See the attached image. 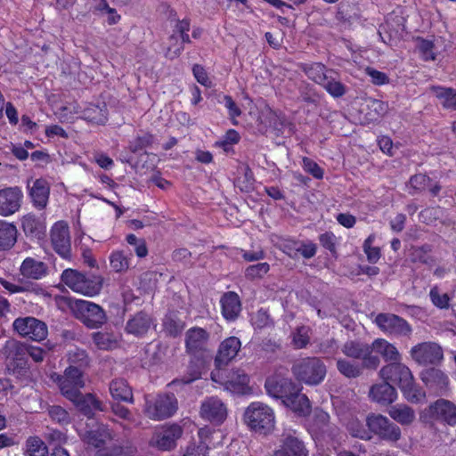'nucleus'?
Listing matches in <instances>:
<instances>
[{"label": "nucleus", "instance_id": "obj_1", "mask_svg": "<svg viewBox=\"0 0 456 456\" xmlns=\"http://www.w3.org/2000/svg\"><path fill=\"white\" fill-rule=\"evenodd\" d=\"M292 372L297 380L315 386L324 379L327 368L321 358L305 357L293 364Z\"/></svg>", "mask_w": 456, "mask_h": 456}, {"label": "nucleus", "instance_id": "obj_2", "mask_svg": "<svg viewBox=\"0 0 456 456\" xmlns=\"http://www.w3.org/2000/svg\"><path fill=\"white\" fill-rule=\"evenodd\" d=\"M143 411L147 417L154 420H162L175 414L177 410V400L174 394H159L156 396L146 395Z\"/></svg>", "mask_w": 456, "mask_h": 456}, {"label": "nucleus", "instance_id": "obj_3", "mask_svg": "<svg viewBox=\"0 0 456 456\" xmlns=\"http://www.w3.org/2000/svg\"><path fill=\"white\" fill-rule=\"evenodd\" d=\"M244 420L251 430L266 434L274 427V413L266 404L255 402L246 409Z\"/></svg>", "mask_w": 456, "mask_h": 456}, {"label": "nucleus", "instance_id": "obj_4", "mask_svg": "<svg viewBox=\"0 0 456 456\" xmlns=\"http://www.w3.org/2000/svg\"><path fill=\"white\" fill-rule=\"evenodd\" d=\"M52 379L58 384L61 395L67 399H75L86 385L83 370L73 365L66 368L63 375L53 374Z\"/></svg>", "mask_w": 456, "mask_h": 456}, {"label": "nucleus", "instance_id": "obj_5", "mask_svg": "<svg viewBox=\"0 0 456 456\" xmlns=\"http://www.w3.org/2000/svg\"><path fill=\"white\" fill-rule=\"evenodd\" d=\"M370 434L387 441L396 442L401 437L400 428L381 414H370L366 419Z\"/></svg>", "mask_w": 456, "mask_h": 456}, {"label": "nucleus", "instance_id": "obj_6", "mask_svg": "<svg viewBox=\"0 0 456 456\" xmlns=\"http://www.w3.org/2000/svg\"><path fill=\"white\" fill-rule=\"evenodd\" d=\"M411 358L419 365H436L444 358L442 347L431 341L419 343L410 350Z\"/></svg>", "mask_w": 456, "mask_h": 456}, {"label": "nucleus", "instance_id": "obj_7", "mask_svg": "<svg viewBox=\"0 0 456 456\" xmlns=\"http://www.w3.org/2000/svg\"><path fill=\"white\" fill-rule=\"evenodd\" d=\"M12 328L20 336L35 341L44 340L48 334L46 324L31 316L15 319L12 323Z\"/></svg>", "mask_w": 456, "mask_h": 456}, {"label": "nucleus", "instance_id": "obj_8", "mask_svg": "<svg viewBox=\"0 0 456 456\" xmlns=\"http://www.w3.org/2000/svg\"><path fill=\"white\" fill-rule=\"evenodd\" d=\"M75 305L77 318L88 328L95 329L105 322V313L100 305L80 299L76 300Z\"/></svg>", "mask_w": 456, "mask_h": 456}, {"label": "nucleus", "instance_id": "obj_9", "mask_svg": "<svg viewBox=\"0 0 456 456\" xmlns=\"http://www.w3.org/2000/svg\"><path fill=\"white\" fill-rule=\"evenodd\" d=\"M424 417L445 423L449 426L456 424V405L445 399H438L424 411Z\"/></svg>", "mask_w": 456, "mask_h": 456}, {"label": "nucleus", "instance_id": "obj_10", "mask_svg": "<svg viewBox=\"0 0 456 456\" xmlns=\"http://www.w3.org/2000/svg\"><path fill=\"white\" fill-rule=\"evenodd\" d=\"M51 242L55 252L64 259L71 257V244L69 226L65 222L60 221L51 229Z\"/></svg>", "mask_w": 456, "mask_h": 456}, {"label": "nucleus", "instance_id": "obj_11", "mask_svg": "<svg viewBox=\"0 0 456 456\" xmlns=\"http://www.w3.org/2000/svg\"><path fill=\"white\" fill-rule=\"evenodd\" d=\"M374 322L385 333L396 336H409L411 326L402 317L393 314H379Z\"/></svg>", "mask_w": 456, "mask_h": 456}, {"label": "nucleus", "instance_id": "obj_12", "mask_svg": "<svg viewBox=\"0 0 456 456\" xmlns=\"http://www.w3.org/2000/svg\"><path fill=\"white\" fill-rule=\"evenodd\" d=\"M267 394L273 398L281 399L284 404L287 399L299 388L290 379L272 377L265 381Z\"/></svg>", "mask_w": 456, "mask_h": 456}, {"label": "nucleus", "instance_id": "obj_13", "mask_svg": "<svg viewBox=\"0 0 456 456\" xmlns=\"http://www.w3.org/2000/svg\"><path fill=\"white\" fill-rule=\"evenodd\" d=\"M28 194L34 208L43 210L46 208L50 196V184L44 178L27 181Z\"/></svg>", "mask_w": 456, "mask_h": 456}, {"label": "nucleus", "instance_id": "obj_14", "mask_svg": "<svg viewBox=\"0 0 456 456\" xmlns=\"http://www.w3.org/2000/svg\"><path fill=\"white\" fill-rule=\"evenodd\" d=\"M379 376L384 381L396 384L400 388L413 377L411 370L400 361L383 366L379 370Z\"/></svg>", "mask_w": 456, "mask_h": 456}, {"label": "nucleus", "instance_id": "obj_15", "mask_svg": "<svg viewBox=\"0 0 456 456\" xmlns=\"http://www.w3.org/2000/svg\"><path fill=\"white\" fill-rule=\"evenodd\" d=\"M23 193L18 186L0 190V216H9L21 207Z\"/></svg>", "mask_w": 456, "mask_h": 456}, {"label": "nucleus", "instance_id": "obj_16", "mask_svg": "<svg viewBox=\"0 0 456 456\" xmlns=\"http://www.w3.org/2000/svg\"><path fill=\"white\" fill-rule=\"evenodd\" d=\"M200 415L205 419L221 424L226 419L227 410L219 398L212 396L202 402Z\"/></svg>", "mask_w": 456, "mask_h": 456}, {"label": "nucleus", "instance_id": "obj_17", "mask_svg": "<svg viewBox=\"0 0 456 456\" xmlns=\"http://www.w3.org/2000/svg\"><path fill=\"white\" fill-rule=\"evenodd\" d=\"M241 346L240 340L236 337H229L219 346L215 362L217 368L227 365L238 354Z\"/></svg>", "mask_w": 456, "mask_h": 456}, {"label": "nucleus", "instance_id": "obj_18", "mask_svg": "<svg viewBox=\"0 0 456 456\" xmlns=\"http://www.w3.org/2000/svg\"><path fill=\"white\" fill-rule=\"evenodd\" d=\"M422 382L436 392H443L448 388L449 378L439 369L428 368L420 372Z\"/></svg>", "mask_w": 456, "mask_h": 456}, {"label": "nucleus", "instance_id": "obj_19", "mask_svg": "<svg viewBox=\"0 0 456 456\" xmlns=\"http://www.w3.org/2000/svg\"><path fill=\"white\" fill-rule=\"evenodd\" d=\"M182 436V428L178 425H172L161 431L156 432L151 443L159 449L167 451L175 447V441Z\"/></svg>", "mask_w": 456, "mask_h": 456}, {"label": "nucleus", "instance_id": "obj_20", "mask_svg": "<svg viewBox=\"0 0 456 456\" xmlns=\"http://www.w3.org/2000/svg\"><path fill=\"white\" fill-rule=\"evenodd\" d=\"M116 434L109 427L100 425L97 428L86 431L83 435V440L89 445L101 448L115 439Z\"/></svg>", "mask_w": 456, "mask_h": 456}, {"label": "nucleus", "instance_id": "obj_21", "mask_svg": "<svg viewBox=\"0 0 456 456\" xmlns=\"http://www.w3.org/2000/svg\"><path fill=\"white\" fill-rule=\"evenodd\" d=\"M153 319L145 312H139L133 315L126 324V331L135 337H142L151 329Z\"/></svg>", "mask_w": 456, "mask_h": 456}, {"label": "nucleus", "instance_id": "obj_22", "mask_svg": "<svg viewBox=\"0 0 456 456\" xmlns=\"http://www.w3.org/2000/svg\"><path fill=\"white\" fill-rule=\"evenodd\" d=\"M273 456H307V451L297 437L288 435L281 440V446Z\"/></svg>", "mask_w": 456, "mask_h": 456}, {"label": "nucleus", "instance_id": "obj_23", "mask_svg": "<svg viewBox=\"0 0 456 456\" xmlns=\"http://www.w3.org/2000/svg\"><path fill=\"white\" fill-rule=\"evenodd\" d=\"M208 340V333L204 329L191 328L186 332V349L191 354H196L205 349Z\"/></svg>", "mask_w": 456, "mask_h": 456}, {"label": "nucleus", "instance_id": "obj_24", "mask_svg": "<svg viewBox=\"0 0 456 456\" xmlns=\"http://www.w3.org/2000/svg\"><path fill=\"white\" fill-rule=\"evenodd\" d=\"M371 399L379 403L387 405L392 403L397 396L395 388L388 381L374 385L370 390Z\"/></svg>", "mask_w": 456, "mask_h": 456}, {"label": "nucleus", "instance_id": "obj_25", "mask_svg": "<svg viewBox=\"0 0 456 456\" xmlns=\"http://www.w3.org/2000/svg\"><path fill=\"white\" fill-rule=\"evenodd\" d=\"M69 400L74 403L79 411L87 417L93 416L95 410L103 411L102 403L90 393L83 395L79 392L75 399Z\"/></svg>", "mask_w": 456, "mask_h": 456}, {"label": "nucleus", "instance_id": "obj_26", "mask_svg": "<svg viewBox=\"0 0 456 456\" xmlns=\"http://www.w3.org/2000/svg\"><path fill=\"white\" fill-rule=\"evenodd\" d=\"M375 353L381 355L386 362H395L401 361V354L392 343L384 338H376L370 345Z\"/></svg>", "mask_w": 456, "mask_h": 456}, {"label": "nucleus", "instance_id": "obj_27", "mask_svg": "<svg viewBox=\"0 0 456 456\" xmlns=\"http://www.w3.org/2000/svg\"><path fill=\"white\" fill-rule=\"evenodd\" d=\"M21 226L27 236L40 238L45 232V221L31 213L22 217Z\"/></svg>", "mask_w": 456, "mask_h": 456}, {"label": "nucleus", "instance_id": "obj_28", "mask_svg": "<svg viewBox=\"0 0 456 456\" xmlns=\"http://www.w3.org/2000/svg\"><path fill=\"white\" fill-rule=\"evenodd\" d=\"M223 315L227 320H234L241 310L239 296L234 292L225 293L221 298Z\"/></svg>", "mask_w": 456, "mask_h": 456}, {"label": "nucleus", "instance_id": "obj_29", "mask_svg": "<svg viewBox=\"0 0 456 456\" xmlns=\"http://www.w3.org/2000/svg\"><path fill=\"white\" fill-rule=\"evenodd\" d=\"M388 414L395 421L403 426L411 425L416 419L414 410L403 403L391 406L388 410Z\"/></svg>", "mask_w": 456, "mask_h": 456}, {"label": "nucleus", "instance_id": "obj_30", "mask_svg": "<svg viewBox=\"0 0 456 456\" xmlns=\"http://www.w3.org/2000/svg\"><path fill=\"white\" fill-rule=\"evenodd\" d=\"M287 399L284 405L300 416L309 414L311 405L307 396L301 393V387L297 388L291 396Z\"/></svg>", "mask_w": 456, "mask_h": 456}, {"label": "nucleus", "instance_id": "obj_31", "mask_svg": "<svg viewBox=\"0 0 456 456\" xmlns=\"http://www.w3.org/2000/svg\"><path fill=\"white\" fill-rule=\"evenodd\" d=\"M20 273L26 278L38 280L46 275L47 267L45 263L28 257L20 266Z\"/></svg>", "mask_w": 456, "mask_h": 456}, {"label": "nucleus", "instance_id": "obj_32", "mask_svg": "<svg viewBox=\"0 0 456 456\" xmlns=\"http://www.w3.org/2000/svg\"><path fill=\"white\" fill-rule=\"evenodd\" d=\"M110 393L114 400L133 403L132 388L123 379H114L109 386Z\"/></svg>", "mask_w": 456, "mask_h": 456}, {"label": "nucleus", "instance_id": "obj_33", "mask_svg": "<svg viewBox=\"0 0 456 456\" xmlns=\"http://www.w3.org/2000/svg\"><path fill=\"white\" fill-rule=\"evenodd\" d=\"M429 91L440 101L444 108L456 110V90L433 86L429 87Z\"/></svg>", "mask_w": 456, "mask_h": 456}, {"label": "nucleus", "instance_id": "obj_34", "mask_svg": "<svg viewBox=\"0 0 456 456\" xmlns=\"http://www.w3.org/2000/svg\"><path fill=\"white\" fill-rule=\"evenodd\" d=\"M83 118L89 122L103 125L108 119V109L104 102L101 105L90 104L82 111Z\"/></svg>", "mask_w": 456, "mask_h": 456}, {"label": "nucleus", "instance_id": "obj_35", "mask_svg": "<svg viewBox=\"0 0 456 456\" xmlns=\"http://www.w3.org/2000/svg\"><path fill=\"white\" fill-rule=\"evenodd\" d=\"M332 97L340 98L346 93V86L340 81L337 72L332 70L321 85Z\"/></svg>", "mask_w": 456, "mask_h": 456}, {"label": "nucleus", "instance_id": "obj_36", "mask_svg": "<svg viewBox=\"0 0 456 456\" xmlns=\"http://www.w3.org/2000/svg\"><path fill=\"white\" fill-rule=\"evenodd\" d=\"M174 276L165 268L151 270L141 276V283L143 285H156L158 283H169Z\"/></svg>", "mask_w": 456, "mask_h": 456}, {"label": "nucleus", "instance_id": "obj_37", "mask_svg": "<svg viewBox=\"0 0 456 456\" xmlns=\"http://www.w3.org/2000/svg\"><path fill=\"white\" fill-rule=\"evenodd\" d=\"M17 240L16 226L5 221H0V249L12 248Z\"/></svg>", "mask_w": 456, "mask_h": 456}, {"label": "nucleus", "instance_id": "obj_38", "mask_svg": "<svg viewBox=\"0 0 456 456\" xmlns=\"http://www.w3.org/2000/svg\"><path fill=\"white\" fill-rule=\"evenodd\" d=\"M400 389L404 398L410 403H419L426 399L425 391L415 383L414 377L406 385L402 386Z\"/></svg>", "mask_w": 456, "mask_h": 456}, {"label": "nucleus", "instance_id": "obj_39", "mask_svg": "<svg viewBox=\"0 0 456 456\" xmlns=\"http://www.w3.org/2000/svg\"><path fill=\"white\" fill-rule=\"evenodd\" d=\"M238 173L240 175L234 182L242 192H249L254 189V176L251 169L248 165H242L238 167Z\"/></svg>", "mask_w": 456, "mask_h": 456}, {"label": "nucleus", "instance_id": "obj_40", "mask_svg": "<svg viewBox=\"0 0 456 456\" xmlns=\"http://www.w3.org/2000/svg\"><path fill=\"white\" fill-rule=\"evenodd\" d=\"M370 345L357 340H348L341 347L342 353L350 358L360 359L368 354Z\"/></svg>", "mask_w": 456, "mask_h": 456}, {"label": "nucleus", "instance_id": "obj_41", "mask_svg": "<svg viewBox=\"0 0 456 456\" xmlns=\"http://www.w3.org/2000/svg\"><path fill=\"white\" fill-rule=\"evenodd\" d=\"M163 327L165 332L169 336L175 338L183 332L185 328V323L177 316L176 314L169 313L164 318Z\"/></svg>", "mask_w": 456, "mask_h": 456}, {"label": "nucleus", "instance_id": "obj_42", "mask_svg": "<svg viewBox=\"0 0 456 456\" xmlns=\"http://www.w3.org/2000/svg\"><path fill=\"white\" fill-rule=\"evenodd\" d=\"M303 69L310 79L319 85L325 82V78L330 75V72H332V69H327L326 67L320 62L305 65Z\"/></svg>", "mask_w": 456, "mask_h": 456}, {"label": "nucleus", "instance_id": "obj_43", "mask_svg": "<svg viewBox=\"0 0 456 456\" xmlns=\"http://www.w3.org/2000/svg\"><path fill=\"white\" fill-rule=\"evenodd\" d=\"M431 248L428 245L413 247L410 250V258L413 263H421L432 266L435 259L430 255Z\"/></svg>", "mask_w": 456, "mask_h": 456}, {"label": "nucleus", "instance_id": "obj_44", "mask_svg": "<svg viewBox=\"0 0 456 456\" xmlns=\"http://www.w3.org/2000/svg\"><path fill=\"white\" fill-rule=\"evenodd\" d=\"M337 369L340 374L348 379H354L362 375L361 364L350 362L346 359H338Z\"/></svg>", "mask_w": 456, "mask_h": 456}, {"label": "nucleus", "instance_id": "obj_45", "mask_svg": "<svg viewBox=\"0 0 456 456\" xmlns=\"http://www.w3.org/2000/svg\"><path fill=\"white\" fill-rule=\"evenodd\" d=\"M248 376L241 370L230 372L225 381L227 387L235 391L242 390L248 383Z\"/></svg>", "mask_w": 456, "mask_h": 456}, {"label": "nucleus", "instance_id": "obj_46", "mask_svg": "<svg viewBox=\"0 0 456 456\" xmlns=\"http://www.w3.org/2000/svg\"><path fill=\"white\" fill-rule=\"evenodd\" d=\"M27 346L15 339H10L5 342L4 353L7 359L19 360L27 353Z\"/></svg>", "mask_w": 456, "mask_h": 456}, {"label": "nucleus", "instance_id": "obj_47", "mask_svg": "<svg viewBox=\"0 0 456 456\" xmlns=\"http://www.w3.org/2000/svg\"><path fill=\"white\" fill-rule=\"evenodd\" d=\"M26 456H48V449L45 443L37 436L29 437L26 442Z\"/></svg>", "mask_w": 456, "mask_h": 456}, {"label": "nucleus", "instance_id": "obj_48", "mask_svg": "<svg viewBox=\"0 0 456 456\" xmlns=\"http://www.w3.org/2000/svg\"><path fill=\"white\" fill-rule=\"evenodd\" d=\"M93 340L95 346L100 350H110L115 348L118 345L117 338L108 332H95L93 335Z\"/></svg>", "mask_w": 456, "mask_h": 456}, {"label": "nucleus", "instance_id": "obj_49", "mask_svg": "<svg viewBox=\"0 0 456 456\" xmlns=\"http://www.w3.org/2000/svg\"><path fill=\"white\" fill-rule=\"evenodd\" d=\"M311 329L308 326H299L292 333V345L297 349L305 348L310 342Z\"/></svg>", "mask_w": 456, "mask_h": 456}, {"label": "nucleus", "instance_id": "obj_50", "mask_svg": "<svg viewBox=\"0 0 456 456\" xmlns=\"http://www.w3.org/2000/svg\"><path fill=\"white\" fill-rule=\"evenodd\" d=\"M346 429L354 437L363 440H370L372 437V435L369 432V428H365L364 425L355 418H352L347 421Z\"/></svg>", "mask_w": 456, "mask_h": 456}, {"label": "nucleus", "instance_id": "obj_51", "mask_svg": "<svg viewBox=\"0 0 456 456\" xmlns=\"http://www.w3.org/2000/svg\"><path fill=\"white\" fill-rule=\"evenodd\" d=\"M429 297L432 303L438 308L446 309L450 306V296L448 293L440 291L438 287L432 288Z\"/></svg>", "mask_w": 456, "mask_h": 456}, {"label": "nucleus", "instance_id": "obj_52", "mask_svg": "<svg viewBox=\"0 0 456 456\" xmlns=\"http://www.w3.org/2000/svg\"><path fill=\"white\" fill-rule=\"evenodd\" d=\"M64 285H80L87 282L86 276L73 269H66L61 274Z\"/></svg>", "mask_w": 456, "mask_h": 456}, {"label": "nucleus", "instance_id": "obj_53", "mask_svg": "<svg viewBox=\"0 0 456 456\" xmlns=\"http://www.w3.org/2000/svg\"><path fill=\"white\" fill-rule=\"evenodd\" d=\"M110 266L115 272H123L128 269L129 261L122 251H116L110 255Z\"/></svg>", "mask_w": 456, "mask_h": 456}, {"label": "nucleus", "instance_id": "obj_54", "mask_svg": "<svg viewBox=\"0 0 456 456\" xmlns=\"http://www.w3.org/2000/svg\"><path fill=\"white\" fill-rule=\"evenodd\" d=\"M417 47L421 53L422 59L424 61H435L436 53L434 52L435 45L432 41L419 38L418 39Z\"/></svg>", "mask_w": 456, "mask_h": 456}, {"label": "nucleus", "instance_id": "obj_55", "mask_svg": "<svg viewBox=\"0 0 456 456\" xmlns=\"http://www.w3.org/2000/svg\"><path fill=\"white\" fill-rule=\"evenodd\" d=\"M69 361L71 364H77V368L82 370L83 367L88 365V356L85 350L76 348L70 350L68 354Z\"/></svg>", "mask_w": 456, "mask_h": 456}, {"label": "nucleus", "instance_id": "obj_56", "mask_svg": "<svg viewBox=\"0 0 456 456\" xmlns=\"http://www.w3.org/2000/svg\"><path fill=\"white\" fill-rule=\"evenodd\" d=\"M153 142V136L151 134L143 133L139 134L134 140L130 142L129 149L132 152H137L148 146Z\"/></svg>", "mask_w": 456, "mask_h": 456}, {"label": "nucleus", "instance_id": "obj_57", "mask_svg": "<svg viewBox=\"0 0 456 456\" xmlns=\"http://www.w3.org/2000/svg\"><path fill=\"white\" fill-rule=\"evenodd\" d=\"M183 51V45L179 44L178 38L175 34L168 37V45L166 49V57L170 60L177 58Z\"/></svg>", "mask_w": 456, "mask_h": 456}, {"label": "nucleus", "instance_id": "obj_58", "mask_svg": "<svg viewBox=\"0 0 456 456\" xmlns=\"http://www.w3.org/2000/svg\"><path fill=\"white\" fill-rule=\"evenodd\" d=\"M49 415L53 420L61 425H67L70 423V417L69 412L59 405L51 406L49 409Z\"/></svg>", "mask_w": 456, "mask_h": 456}, {"label": "nucleus", "instance_id": "obj_59", "mask_svg": "<svg viewBox=\"0 0 456 456\" xmlns=\"http://www.w3.org/2000/svg\"><path fill=\"white\" fill-rule=\"evenodd\" d=\"M374 236L370 235L363 243L364 252L367 255V258L370 263H377L380 258V250L378 247H372Z\"/></svg>", "mask_w": 456, "mask_h": 456}, {"label": "nucleus", "instance_id": "obj_60", "mask_svg": "<svg viewBox=\"0 0 456 456\" xmlns=\"http://www.w3.org/2000/svg\"><path fill=\"white\" fill-rule=\"evenodd\" d=\"M269 271V265L267 263H259L250 265L246 270V276L251 279L262 278Z\"/></svg>", "mask_w": 456, "mask_h": 456}, {"label": "nucleus", "instance_id": "obj_61", "mask_svg": "<svg viewBox=\"0 0 456 456\" xmlns=\"http://www.w3.org/2000/svg\"><path fill=\"white\" fill-rule=\"evenodd\" d=\"M330 415L322 410L315 409L313 416V426L316 430L322 431L328 425Z\"/></svg>", "mask_w": 456, "mask_h": 456}, {"label": "nucleus", "instance_id": "obj_62", "mask_svg": "<svg viewBox=\"0 0 456 456\" xmlns=\"http://www.w3.org/2000/svg\"><path fill=\"white\" fill-rule=\"evenodd\" d=\"M372 351H373L372 346L370 345L368 346V354H366L365 355H363L362 357L360 358V360L362 361V362L361 364L362 370L363 368L376 370L379 367V365L380 363V360H379V356L373 355L371 354Z\"/></svg>", "mask_w": 456, "mask_h": 456}, {"label": "nucleus", "instance_id": "obj_63", "mask_svg": "<svg viewBox=\"0 0 456 456\" xmlns=\"http://www.w3.org/2000/svg\"><path fill=\"white\" fill-rule=\"evenodd\" d=\"M410 183L414 190L424 191L431 183V179L424 174H418L411 177Z\"/></svg>", "mask_w": 456, "mask_h": 456}, {"label": "nucleus", "instance_id": "obj_64", "mask_svg": "<svg viewBox=\"0 0 456 456\" xmlns=\"http://www.w3.org/2000/svg\"><path fill=\"white\" fill-rule=\"evenodd\" d=\"M338 350V345L335 338H328L319 344V352L322 354L333 355Z\"/></svg>", "mask_w": 456, "mask_h": 456}]
</instances>
